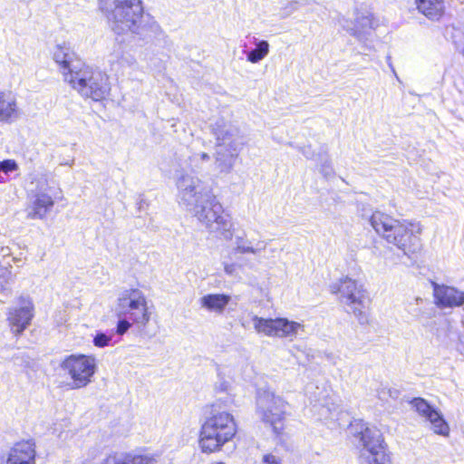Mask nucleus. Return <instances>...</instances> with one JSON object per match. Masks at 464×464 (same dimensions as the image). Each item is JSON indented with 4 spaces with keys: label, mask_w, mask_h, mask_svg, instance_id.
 Wrapping results in <instances>:
<instances>
[{
    "label": "nucleus",
    "mask_w": 464,
    "mask_h": 464,
    "mask_svg": "<svg viewBox=\"0 0 464 464\" xmlns=\"http://www.w3.org/2000/svg\"><path fill=\"white\" fill-rule=\"evenodd\" d=\"M98 6L118 34L130 32L142 40L166 37L155 18L144 14L141 0H98Z\"/></svg>",
    "instance_id": "1"
},
{
    "label": "nucleus",
    "mask_w": 464,
    "mask_h": 464,
    "mask_svg": "<svg viewBox=\"0 0 464 464\" xmlns=\"http://www.w3.org/2000/svg\"><path fill=\"white\" fill-rule=\"evenodd\" d=\"M372 228L390 245L409 257L417 256L423 248V226L415 219H397L385 212L375 210L370 217Z\"/></svg>",
    "instance_id": "2"
},
{
    "label": "nucleus",
    "mask_w": 464,
    "mask_h": 464,
    "mask_svg": "<svg viewBox=\"0 0 464 464\" xmlns=\"http://www.w3.org/2000/svg\"><path fill=\"white\" fill-rule=\"evenodd\" d=\"M212 134L216 140L214 169L219 174H228L245 144V138L237 126L224 120L212 125Z\"/></svg>",
    "instance_id": "3"
},
{
    "label": "nucleus",
    "mask_w": 464,
    "mask_h": 464,
    "mask_svg": "<svg viewBox=\"0 0 464 464\" xmlns=\"http://www.w3.org/2000/svg\"><path fill=\"white\" fill-rule=\"evenodd\" d=\"M237 432L234 416L226 411L212 408L201 425L199 446L204 453L218 451Z\"/></svg>",
    "instance_id": "4"
},
{
    "label": "nucleus",
    "mask_w": 464,
    "mask_h": 464,
    "mask_svg": "<svg viewBox=\"0 0 464 464\" xmlns=\"http://www.w3.org/2000/svg\"><path fill=\"white\" fill-rule=\"evenodd\" d=\"M188 210L211 233H217L224 239L232 237V221L230 216L225 212L212 191L191 205Z\"/></svg>",
    "instance_id": "5"
},
{
    "label": "nucleus",
    "mask_w": 464,
    "mask_h": 464,
    "mask_svg": "<svg viewBox=\"0 0 464 464\" xmlns=\"http://www.w3.org/2000/svg\"><path fill=\"white\" fill-rule=\"evenodd\" d=\"M65 82L82 97L96 102L105 99L111 91L108 75L102 70L86 64H81L73 73L66 72Z\"/></svg>",
    "instance_id": "6"
},
{
    "label": "nucleus",
    "mask_w": 464,
    "mask_h": 464,
    "mask_svg": "<svg viewBox=\"0 0 464 464\" xmlns=\"http://www.w3.org/2000/svg\"><path fill=\"white\" fill-rule=\"evenodd\" d=\"M332 293L338 295L340 301L348 307V313L357 318L360 324H368V313L372 299L356 280L345 276L332 285Z\"/></svg>",
    "instance_id": "7"
},
{
    "label": "nucleus",
    "mask_w": 464,
    "mask_h": 464,
    "mask_svg": "<svg viewBox=\"0 0 464 464\" xmlns=\"http://www.w3.org/2000/svg\"><path fill=\"white\" fill-rule=\"evenodd\" d=\"M116 316H127L139 328L147 326L151 310L145 294L138 288H127L118 295L114 308Z\"/></svg>",
    "instance_id": "8"
},
{
    "label": "nucleus",
    "mask_w": 464,
    "mask_h": 464,
    "mask_svg": "<svg viewBox=\"0 0 464 464\" xmlns=\"http://www.w3.org/2000/svg\"><path fill=\"white\" fill-rule=\"evenodd\" d=\"M285 401L270 388H259L256 392V414L266 425L279 434L284 428Z\"/></svg>",
    "instance_id": "9"
},
{
    "label": "nucleus",
    "mask_w": 464,
    "mask_h": 464,
    "mask_svg": "<svg viewBox=\"0 0 464 464\" xmlns=\"http://www.w3.org/2000/svg\"><path fill=\"white\" fill-rule=\"evenodd\" d=\"M61 368L70 376L72 387L80 389L87 386L96 372V361L92 356L72 354L61 363Z\"/></svg>",
    "instance_id": "10"
},
{
    "label": "nucleus",
    "mask_w": 464,
    "mask_h": 464,
    "mask_svg": "<svg viewBox=\"0 0 464 464\" xmlns=\"http://www.w3.org/2000/svg\"><path fill=\"white\" fill-rule=\"evenodd\" d=\"M176 176L179 203L187 208L191 205H195L205 194L211 191L198 177L191 176L186 172H180L179 170H176Z\"/></svg>",
    "instance_id": "11"
},
{
    "label": "nucleus",
    "mask_w": 464,
    "mask_h": 464,
    "mask_svg": "<svg viewBox=\"0 0 464 464\" xmlns=\"http://www.w3.org/2000/svg\"><path fill=\"white\" fill-rule=\"evenodd\" d=\"M252 321L255 330L258 334H264L267 336L293 337L297 334L300 327L298 323L285 318L265 319L253 315Z\"/></svg>",
    "instance_id": "12"
},
{
    "label": "nucleus",
    "mask_w": 464,
    "mask_h": 464,
    "mask_svg": "<svg viewBox=\"0 0 464 464\" xmlns=\"http://www.w3.org/2000/svg\"><path fill=\"white\" fill-rule=\"evenodd\" d=\"M49 185L45 177L36 179L35 188L31 191V206L28 216L31 218L43 219L54 205L53 198L48 195Z\"/></svg>",
    "instance_id": "13"
},
{
    "label": "nucleus",
    "mask_w": 464,
    "mask_h": 464,
    "mask_svg": "<svg viewBox=\"0 0 464 464\" xmlns=\"http://www.w3.org/2000/svg\"><path fill=\"white\" fill-rule=\"evenodd\" d=\"M352 435L358 439L367 452L386 446L385 438L375 426H371L362 420H355L350 425Z\"/></svg>",
    "instance_id": "14"
},
{
    "label": "nucleus",
    "mask_w": 464,
    "mask_h": 464,
    "mask_svg": "<svg viewBox=\"0 0 464 464\" xmlns=\"http://www.w3.org/2000/svg\"><path fill=\"white\" fill-rule=\"evenodd\" d=\"M33 317V302L27 297H20L19 305L10 308L7 313V321L12 333L15 335L21 334L30 325Z\"/></svg>",
    "instance_id": "15"
},
{
    "label": "nucleus",
    "mask_w": 464,
    "mask_h": 464,
    "mask_svg": "<svg viewBox=\"0 0 464 464\" xmlns=\"http://www.w3.org/2000/svg\"><path fill=\"white\" fill-rule=\"evenodd\" d=\"M411 404L414 410L431 424L432 430L438 435L448 437L450 435V426L443 419L442 415L434 409L430 403L420 397L413 398Z\"/></svg>",
    "instance_id": "16"
},
{
    "label": "nucleus",
    "mask_w": 464,
    "mask_h": 464,
    "mask_svg": "<svg viewBox=\"0 0 464 464\" xmlns=\"http://www.w3.org/2000/svg\"><path fill=\"white\" fill-rule=\"evenodd\" d=\"M435 304L440 308H452L464 304V292L455 287L433 284Z\"/></svg>",
    "instance_id": "17"
},
{
    "label": "nucleus",
    "mask_w": 464,
    "mask_h": 464,
    "mask_svg": "<svg viewBox=\"0 0 464 464\" xmlns=\"http://www.w3.org/2000/svg\"><path fill=\"white\" fill-rule=\"evenodd\" d=\"M267 245L268 242L256 238L253 235L244 233L241 236H236L232 252L235 255L251 254L256 256H261L266 250Z\"/></svg>",
    "instance_id": "18"
},
{
    "label": "nucleus",
    "mask_w": 464,
    "mask_h": 464,
    "mask_svg": "<svg viewBox=\"0 0 464 464\" xmlns=\"http://www.w3.org/2000/svg\"><path fill=\"white\" fill-rule=\"evenodd\" d=\"M153 454H142L136 451H114L107 455L101 464H155Z\"/></svg>",
    "instance_id": "19"
},
{
    "label": "nucleus",
    "mask_w": 464,
    "mask_h": 464,
    "mask_svg": "<svg viewBox=\"0 0 464 464\" xmlns=\"http://www.w3.org/2000/svg\"><path fill=\"white\" fill-rule=\"evenodd\" d=\"M53 58L59 65V70L65 81L66 72L73 73L81 66L75 53L68 45H57L53 51Z\"/></svg>",
    "instance_id": "20"
},
{
    "label": "nucleus",
    "mask_w": 464,
    "mask_h": 464,
    "mask_svg": "<svg viewBox=\"0 0 464 464\" xmlns=\"http://www.w3.org/2000/svg\"><path fill=\"white\" fill-rule=\"evenodd\" d=\"M417 11L432 22H439L446 15L445 0H414Z\"/></svg>",
    "instance_id": "21"
},
{
    "label": "nucleus",
    "mask_w": 464,
    "mask_h": 464,
    "mask_svg": "<svg viewBox=\"0 0 464 464\" xmlns=\"http://www.w3.org/2000/svg\"><path fill=\"white\" fill-rule=\"evenodd\" d=\"M7 464H35L34 444L29 440L16 443L10 450Z\"/></svg>",
    "instance_id": "22"
},
{
    "label": "nucleus",
    "mask_w": 464,
    "mask_h": 464,
    "mask_svg": "<svg viewBox=\"0 0 464 464\" xmlns=\"http://www.w3.org/2000/svg\"><path fill=\"white\" fill-rule=\"evenodd\" d=\"M230 300L231 296L226 294H208L199 299V304L208 312L222 314Z\"/></svg>",
    "instance_id": "23"
},
{
    "label": "nucleus",
    "mask_w": 464,
    "mask_h": 464,
    "mask_svg": "<svg viewBox=\"0 0 464 464\" xmlns=\"http://www.w3.org/2000/svg\"><path fill=\"white\" fill-rule=\"evenodd\" d=\"M211 157L207 152H194L190 154L184 162L179 164V171L186 172H201L210 162Z\"/></svg>",
    "instance_id": "24"
},
{
    "label": "nucleus",
    "mask_w": 464,
    "mask_h": 464,
    "mask_svg": "<svg viewBox=\"0 0 464 464\" xmlns=\"http://www.w3.org/2000/svg\"><path fill=\"white\" fill-rule=\"evenodd\" d=\"M374 16L370 12L357 13L350 28V34L354 37H361L374 29Z\"/></svg>",
    "instance_id": "25"
},
{
    "label": "nucleus",
    "mask_w": 464,
    "mask_h": 464,
    "mask_svg": "<svg viewBox=\"0 0 464 464\" xmlns=\"http://www.w3.org/2000/svg\"><path fill=\"white\" fill-rule=\"evenodd\" d=\"M17 117L15 99L10 93L0 92V121H9Z\"/></svg>",
    "instance_id": "26"
},
{
    "label": "nucleus",
    "mask_w": 464,
    "mask_h": 464,
    "mask_svg": "<svg viewBox=\"0 0 464 464\" xmlns=\"http://www.w3.org/2000/svg\"><path fill=\"white\" fill-rule=\"evenodd\" d=\"M364 461L366 464H392V453L388 445L369 451Z\"/></svg>",
    "instance_id": "27"
},
{
    "label": "nucleus",
    "mask_w": 464,
    "mask_h": 464,
    "mask_svg": "<svg viewBox=\"0 0 464 464\" xmlns=\"http://www.w3.org/2000/svg\"><path fill=\"white\" fill-rule=\"evenodd\" d=\"M256 47L246 54V60L252 63L262 61L269 53V44L266 40L256 41Z\"/></svg>",
    "instance_id": "28"
},
{
    "label": "nucleus",
    "mask_w": 464,
    "mask_h": 464,
    "mask_svg": "<svg viewBox=\"0 0 464 464\" xmlns=\"http://www.w3.org/2000/svg\"><path fill=\"white\" fill-rule=\"evenodd\" d=\"M248 267L254 268V264L250 261H245L240 263L225 264L224 271L228 276H237L239 268Z\"/></svg>",
    "instance_id": "29"
},
{
    "label": "nucleus",
    "mask_w": 464,
    "mask_h": 464,
    "mask_svg": "<svg viewBox=\"0 0 464 464\" xmlns=\"http://www.w3.org/2000/svg\"><path fill=\"white\" fill-rule=\"evenodd\" d=\"M119 321L116 326V334L119 335H123L126 334L131 325H134L132 322L127 316H117Z\"/></svg>",
    "instance_id": "30"
},
{
    "label": "nucleus",
    "mask_w": 464,
    "mask_h": 464,
    "mask_svg": "<svg viewBox=\"0 0 464 464\" xmlns=\"http://www.w3.org/2000/svg\"><path fill=\"white\" fill-rule=\"evenodd\" d=\"M12 281V273L5 267L0 268V290L5 292L8 290V286Z\"/></svg>",
    "instance_id": "31"
},
{
    "label": "nucleus",
    "mask_w": 464,
    "mask_h": 464,
    "mask_svg": "<svg viewBox=\"0 0 464 464\" xmlns=\"http://www.w3.org/2000/svg\"><path fill=\"white\" fill-rule=\"evenodd\" d=\"M119 62L122 66H127L132 69L138 68V62L136 58L130 53H122Z\"/></svg>",
    "instance_id": "32"
},
{
    "label": "nucleus",
    "mask_w": 464,
    "mask_h": 464,
    "mask_svg": "<svg viewBox=\"0 0 464 464\" xmlns=\"http://www.w3.org/2000/svg\"><path fill=\"white\" fill-rule=\"evenodd\" d=\"M111 336L105 334L104 333H97L93 338V344L96 347L103 348L110 344Z\"/></svg>",
    "instance_id": "33"
},
{
    "label": "nucleus",
    "mask_w": 464,
    "mask_h": 464,
    "mask_svg": "<svg viewBox=\"0 0 464 464\" xmlns=\"http://www.w3.org/2000/svg\"><path fill=\"white\" fill-rule=\"evenodd\" d=\"M17 169L18 165L14 160H5L0 161V170L5 173L14 171Z\"/></svg>",
    "instance_id": "34"
},
{
    "label": "nucleus",
    "mask_w": 464,
    "mask_h": 464,
    "mask_svg": "<svg viewBox=\"0 0 464 464\" xmlns=\"http://www.w3.org/2000/svg\"><path fill=\"white\" fill-rule=\"evenodd\" d=\"M260 464H282V459L272 453L263 455Z\"/></svg>",
    "instance_id": "35"
},
{
    "label": "nucleus",
    "mask_w": 464,
    "mask_h": 464,
    "mask_svg": "<svg viewBox=\"0 0 464 464\" xmlns=\"http://www.w3.org/2000/svg\"><path fill=\"white\" fill-rule=\"evenodd\" d=\"M154 59H150V62H148V65L150 67H152V66H157V63L153 62Z\"/></svg>",
    "instance_id": "36"
},
{
    "label": "nucleus",
    "mask_w": 464,
    "mask_h": 464,
    "mask_svg": "<svg viewBox=\"0 0 464 464\" xmlns=\"http://www.w3.org/2000/svg\"><path fill=\"white\" fill-rule=\"evenodd\" d=\"M303 154H304L306 158H309V156L306 154V150H305V149L303 150Z\"/></svg>",
    "instance_id": "37"
},
{
    "label": "nucleus",
    "mask_w": 464,
    "mask_h": 464,
    "mask_svg": "<svg viewBox=\"0 0 464 464\" xmlns=\"http://www.w3.org/2000/svg\"><path fill=\"white\" fill-rule=\"evenodd\" d=\"M64 165H71V163L68 161H65Z\"/></svg>",
    "instance_id": "38"
}]
</instances>
